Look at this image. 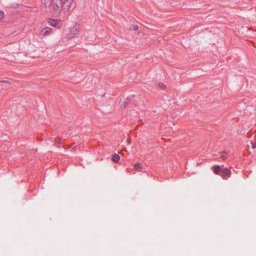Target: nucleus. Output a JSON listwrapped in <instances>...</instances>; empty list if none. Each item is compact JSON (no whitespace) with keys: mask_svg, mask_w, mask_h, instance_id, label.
I'll use <instances>...</instances> for the list:
<instances>
[{"mask_svg":"<svg viewBox=\"0 0 256 256\" xmlns=\"http://www.w3.org/2000/svg\"><path fill=\"white\" fill-rule=\"evenodd\" d=\"M80 26L78 24H76L70 28V30L67 34L68 38H77L80 34Z\"/></svg>","mask_w":256,"mask_h":256,"instance_id":"nucleus-2","label":"nucleus"},{"mask_svg":"<svg viewBox=\"0 0 256 256\" xmlns=\"http://www.w3.org/2000/svg\"><path fill=\"white\" fill-rule=\"evenodd\" d=\"M220 176L223 179L227 180L231 176V171L228 168H224L221 170Z\"/></svg>","mask_w":256,"mask_h":256,"instance_id":"nucleus-4","label":"nucleus"},{"mask_svg":"<svg viewBox=\"0 0 256 256\" xmlns=\"http://www.w3.org/2000/svg\"><path fill=\"white\" fill-rule=\"evenodd\" d=\"M62 18L63 19V20H67L68 18V16H62Z\"/></svg>","mask_w":256,"mask_h":256,"instance_id":"nucleus-15","label":"nucleus"},{"mask_svg":"<svg viewBox=\"0 0 256 256\" xmlns=\"http://www.w3.org/2000/svg\"><path fill=\"white\" fill-rule=\"evenodd\" d=\"M58 144H60V142H58Z\"/></svg>","mask_w":256,"mask_h":256,"instance_id":"nucleus-17","label":"nucleus"},{"mask_svg":"<svg viewBox=\"0 0 256 256\" xmlns=\"http://www.w3.org/2000/svg\"><path fill=\"white\" fill-rule=\"evenodd\" d=\"M252 148H256V144H252Z\"/></svg>","mask_w":256,"mask_h":256,"instance_id":"nucleus-16","label":"nucleus"},{"mask_svg":"<svg viewBox=\"0 0 256 256\" xmlns=\"http://www.w3.org/2000/svg\"><path fill=\"white\" fill-rule=\"evenodd\" d=\"M130 30H132L134 31L137 30L138 29V27L136 25H134L132 26V28H130Z\"/></svg>","mask_w":256,"mask_h":256,"instance_id":"nucleus-12","label":"nucleus"},{"mask_svg":"<svg viewBox=\"0 0 256 256\" xmlns=\"http://www.w3.org/2000/svg\"><path fill=\"white\" fill-rule=\"evenodd\" d=\"M2 82L8 83V88H9L10 87V82H8L7 81H5V80H2Z\"/></svg>","mask_w":256,"mask_h":256,"instance_id":"nucleus-14","label":"nucleus"},{"mask_svg":"<svg viewBox=\"0 0 256 256\" xmlns=\"http://www.w3.org/2000/svg\"><path fill=\"white\" fill-rule=\"evenodd\" d=\"M221 169L220 166L218 165H214L212 168L214 172L216 174H220V173Z\"/></svg>","mask_w":256,"mask_h":256,"instance_id":"nucleus-7","label":"nucleus"},{"mask_svg":"<svg viewBox=\"0 0 256 256\" xmlns=\"http://www.w3.org/2000/svg\"><path fill=\"white\" fill-rule=\"evenodd\" d=\"M4 12L2 10H0V20L4 18Z\"/></svg>","mask_w":256,"mask_h":256,"instance_id":"nucleus-13","label":"nucleus"},{"mask_svg":"<svg viewBox=\"0 0 256 256\" xmlns=\"http://www.w3.org/2000/svg\"><path fill=\"white\" fill-rule=\"evenodd\" d=\"M120 160V156L118 154H114L112 157V160L115 162H118Z\"/></svg>","mask_w":256,"mask_h":256,"instance_id":"nucleus-8","label":"nucleus"},{"mask_svg":"<svg viewBox=\"0 0 256 256\" xmlns=\"http://www.w3.org/2000/svg\"><path fill=\"white\" fill-rule=\"evenodd\" d=\"M158 85L159 88L162 90L164 89L166 87V85L162 82H159Z\"/></svg>","mask_w":256,"mask_h":256,"instance_id":"nucleus-10","label":"nucleus"},{"mask_svg":"<svg viewBox=\"0 0 256 256\" xmlns=\"http://www.w3.org/2000/svg\"><path fill=\"white\" fill-rule=\"evenodd\" d=\"M134 168L137 171H140L142 168V165L140 163H137L134 164Z\"/></svg>","mask_w":256,"mask_h":256,"instance_id":"nucleus-9","label":"nucleus"},{"mask_svg":"<svg viewBox=\"0 0 256 256\" xmlns=\"http://www.w3.org/2000/svg\"><path fill=\"white\" fill-rule=\"evenodd\" d=\"M46 11L52 13L55 17H60L62 0H42Z\"/></svg>","mask_w":256,"mask_h":256,"instance_id":"nucleus-1","label":"nucleus"},{"mask_svg":"<svg viewBox=\"0 0 256 256\" xmlns=\"http://www.w3.org/2000/svg\"><path fill=\"white\" fill-rule=\"evenodd\" d=\"M66 2L62 1V9L64 12H68L70 10V6L72 4L73 0H65Z\"/></svg>","mask_w":256,"mask_h":256,"instance_id":"nucleus-6","label":"nucleus"},{"mask_svg":"<svg viewBox=\"0 0 256 256\" xmlns=\"http://www.w3.org/2000/svg\"><path fill=\"white\" fill-rule=\"evenodd\" d=\"M104 96H105V94H102V97H104Z\"/></svg>","mask_w":256,"mask_h":256,"instance_id":"nucleus-18","label":"nucleus"},{"mask_svg":"<svg viewBox=\"0 0 256 256\" xmlns=\"http://www.w3.org/2000/svg\"><path fill=\"white\" fill-rule=\"evenodd\" d=\"M224 152H222V154L220 156V158L222 159L223 160H226L227 158V156L224 154H225Z\"/></svg>","mask_w":256,"mask_h":256,"instance_id":"nucleus-11","label":"nucleus"},{"mask_svg":"<svg viewBox=\"0 0 256 256\" xmlns=\"http://www.w3.org/2000/svg\"><path fill=\"white\" fill-rule=\"evenodd\" d=\"M54 30L49 27L43 28L41 30V34L43 36H47L52 34L54 33Z\"/></svg>","mask_w":256,"mask_h":256,"instance_id":"nucleus-5","label":"nucleus"},{"mask_svg":"<svg viewBox=\"0 0 256 256\" xmlns=\"http://www.w3.org/2000/svg\"><path fill=\"white\" fill-rule=\"evenodd\" d=\"M48 22L50 25L53 26L57 29L61 28L62 26V20L57 19L49 18L48 20Z\"/></svg>","mask_w":256,"mask_h":256,"instance_id":"nucleus-3","label":"nucleus"}]
</instances>
